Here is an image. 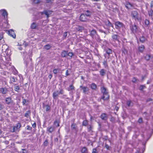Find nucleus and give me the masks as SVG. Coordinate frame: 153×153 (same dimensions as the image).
Returning <instances> with one entry per match:
<instances>
[{"instance_id": "16", "label": "nucleus", "mask_w": 153, "mask_h": 153, "mask_svg": "<svg viewBox=\"0 0 153 153\" xmlns=\"http://www.w3.org/2000/svg\"><path fill=\"white\" fill-rule=\"evenodd\" d=\"M5 101L7 104H9L11 102V99L10 97L7 98Z\"/></svg>"}, {"instance_id": "42", "label": "nucleus", "mask_w": 153, "mask_h": 153, "mask_svg": "<svg viewBox=\"0 0 153 153\" xmlns=\"http://www.w3.org/2000/svg\"><path fill=\"white\" fill-rule=\"evenodd\" d=\"M145 87V86L144 85H141L139 88V89L140 90H142Z\"/></svg>"}, {"instance_id": "24", "label": "nucleus", "mask_w": 153, "mask_h": 153, "mask_svg": "<svg viewBox=\"0 0 153 153\" xmlns=\"http://www.w3.org/2000/svg\"><path fill=\"white\" fill-rule=\"evenodd\" d=\"M68 52L66 51H63L61 55L62 57H65L67 55Z\"/></svg>"}, {"instance_id": "55", "label": "nucleus", "mask_w": 153, "mask_h": 153, "mask_svg": "<svg viewBox=\"0 0 153 153\" xmlns=\"http://www.w3.org/2000/svg\"><path fill=\"white\" fill-rule=\"evenodd\" d=\"M150 6L151 8L153 7V1L151 2Z\"/></svg>"}, {"instance_id": "20", "label": "nucleus", "mask_w": 153, "mask_h": 153, "mask_svg": "<svg viewBox=\"0 0 153 153\" xmlns=\"http://www.w3.org/2000/svg\"><path fill=\"white\" fill-rule=\"evenodd\" d=\"M54 130V127H51L47 129V130L50 133H51L53 132Z\"/></svg>"}, {"instance_id": "44", "label": "nucleus", "mask_w": 153, "mask_h": 153, "mask_svg": "<svg viewBox=\"0 0 153 153\" xmlns=\"http://www.w3.org/2000/svg\"><path fill=\"white\" fill-rule=\"evenodd\" d=\"M67 36V33L66 32H65L64 33L63 35V37L64 38H65Z\"/></svg>"}, {"instance_id": "3", "label": "nucleus", "mask_w": 153, "mask_h": 153, "mask_svg": "<svg viewBox=\"0 0 153 153\" xmlns=\"http://www.w3.org/2000/svg\"><path fill=\"white\" fill-rule=\"evenodd\" d=\"M90 35L93 38L96 39L98 38V36L97 34L96 31L94 30L91 31Z\"/></svg>"}, {"instance_id": "17", "label": "nucleus", "mask_w": 153, "mask_h": 153, "mask_svg": "<svg viewBox=\"0 0 153 153\" xmlns=\"http://www.w3.org/2000/svg\"><path fill=\"white\" fill-rule=\"evenodd\" d=\"M144 46L143 45H141L139 47V51L141 52H143L144 50Z\"/></svg>"}, {"instance_id": "26", "label": "nucleus", "mask_w": 153, "mask_h": 153, "mask_svg": "<svg viewBox=\"0 0 153 153\" xmlns=\"http://www.w3.org/2000/svg\"><path fill=\"white\" fill-rule=\"evenodd\" d=\"M36 25L35 23L34 22H33L31 25V28L32 29H34L36 28Z\"/></svg>"}, {"instance_id": "5", "label": "nucleus", "mask_w": 153, "mask_h": 153, "mask_svg": "<svg viewBox=\"0 0 153 153\" xmlns=\"http://www.w3.org/2000/svg\"><path fill=\"white\" fill-rule=\"evenodd\" d=\"M115 25L116 28L117 29L122 27L123 26V24L122 22L119 21L116 22Z\"/></svg>"}, {"instance_id": "64", "label": "nucleus", "mask_w": 153, "mask_h": 153, "mask_svg": "<svg viewBox=\"0 0 153 153\" xmlns=\"http://www.w3.org/2000/svg\"><path fill=\"white\" fill-rule=\"evenodd\" d=\"M115 109H116V110H117H117H118V107H116L115 108Z\"/></svg>"}, {"instance_id": "10", "label": "nucleus", "mask_w": 153, "mask_h": 153, "mask_svg": "<svg viewBox=\"0 0 153 153\" xmlns=\"http://www.w3.org/2000/svg\"><path fill=\"white\" fill-rule=\"evenodd\" d=\"M0 12H2V15L4 16L5 19H7V13L6 11L4 10H0Z\"/></svg>"}, {"instance_id": "8", "label": "nucleus", "mask_w": 153, "mask_h": 153, "mask_svg": "<svg viewBox=\"0 0 153 153\" xmlns=\"http://www.w3.org/2000/svg\"><path fill=\"white\" fill-rule=\"evenodd\" d=\"M80 20L82 22H86L88 19L84 14H82L80 17Z\"/></svg>"}, {"instance_id": "13", "label": "nucleus", "mask_w": 153, "mask_h": 153, "mask_svg": "<svg viewBox=\"0 0 153 153\" xmlns=\"http://www.w3.org/2000/svg\"><path fill=\"white\" fill-rule=\"evenodd\" d=\"M103 96L102 97V99L104 100H107L109 98V95L107 93L103 94Z\"/></svg>"}, {"instance_id": "45", "label": "nucleus", "mask_w": 153, "mask_h": 153, "mask_svg": "<svg viewBox=\"0 0 153 153\" xmlns=\"http://www.w3.org/2000/svg\"><path fill=\"white\" fill-rule=\"evenodd\" d=\"M53 1V0H46L47 3H51Z\"/></svg>"}, {"instance_id": "59", "label": "nucleus", "mask_w": 153, "mask_h": 153, "mask_svg": "<svg viewBox=\"0 0 153 153\" xmlns=\"http://www.w3.org/2000/svg\"><path fill=\"white\" fill-rule=\"evenodd\" d=\"M36 123H34L33 125H32V126L33 127V128H35L36 127Z\"/></svg>"}, {"instance_id": "52", "label": "nucleus", "mask_w": 153, "mask_h": 153, "mask_svg": "<svg viewBox=\"0 0 153 153\" xmlns=\"http://www.w3.org/2000/svg\"><path fill=\"white\" fill-rule=\"evenodd\" d=\"M71 128H72L74 129L75 128V125L74 124H72L71 125Z\"/></svg>"}, {"instance_id": "34", "label": "nucleus", "mask_w": 153, "mask_h": 153, "mask_svg": "<svg viewBox=\"0 0 153 153\" xmlns=\"http://www.w3.org/2000/svg\"><path fill=\"white\" fill-rule=\"evenodd\" d=\"M88 124V122L87 120H84L82 123V125L84 126H86Z\"/></svg>"}, {"instance_id": "7", "label": "nucleus", "mask_w": 153, "mask_h": 153, "mask_svg": "<svg viewBox=\"0 0 153 153\" xmlns=\"http://www.w3.org/2000/svg\"><path fill=\"white\" fill-rule=\"evenodd\" d=\"M21 127V124L20 123H18L13 127V132H16V131H19V129Z\"/></svg>"}, {"instance_id": "53", "label": "nucleus", "mask_w": 153, "mask_h": 153, "mask_svg": "<svg viewBox=\"0 0 153 153\" xmlns=\"http://www.w3.org/2000/svg\"><path fill=\"white\" fill-rule=\"evenodd\" d=\"M138 122L140 123H141L142 122V119L141 118H140L138 120Z\"/></svg>"}, {"instance_id": "60", "label": "nucleus", "mask_w": 153, "mask_h": 153, "mask_svg": "<svg viewBox=\"0 0 153 153\" xmlns=\"http://www.w3.org/2000/svg\"><path fill=\"white\" fill-rule=\"evenodd\" d=\"M27 130H30L31 129V128L29 126H27Z\"/></svg>"}, {"instance_id": "38", "label": "nucleus", "mask_w": 153, "mask_h": 153, "mask_svg": "<svg viewBox=\"0 0 153 153\" xmlns=\"http://www.w3.org/2000/svg\"><path fill=\"white\" fill-rule=\"evenodd\" d=\"M15 90L16 91L18 92V91L19 90V86H16L14 87Z\"/></svg>"}, {"instance_id": "4", "label": "nucleus", "mask_w": 153, "mask_h": 153, "mask_svg": "<svg viewBox=\"0 0 153 153\" xmlns=\"http://www.w3.org/2000/svg\"><path fill=\"white\" fill-rule=\"evenodd\" d=\"M52 13V11L49 10H45L43 12H42L41 13L42 15L44 14H45L47 16V17L48 18L49 16Z\"/></svg>"}, {"instance_id": "63", "label": "nucleus", "mask_w": 153, "mask_h": 153, "mask_svg": "<svg viewBox=\"0 0 153 153\" xmlns=\"http://www.w3.org/2000/svg\"><path fill=\"white\" fill-rule=\"evenodd\" d=\"M18 48L19 49V50H21L22 49V48L20 46L19 48Z\"/></svg>"}, {"instance_id": "62", "label": "nucleus", "mask_w": 153, "mask_h": 153, "mask_svg": "<svg viewBox=\"0 0 153 153\" xmlns=\"http://www.w3.org/2000/svg\"><path fill=\"white\" fill-rule=\"evenodd\" d=\"M2 132L1 131V130H0V137H1V136H2Z\"/></svg>"}, {"instance_id": "22", "label": "nucleus", "mask_w": 153, "mask_h": 153, "mask_svg": "<svg viewBox=\"0 0 153 153\" xmlns=\"http://www.w3.org/2000/svg\"><path fill=\"white\" fill-rule=\"evenodd\" d=\"M81 152L82 153H87V150L86 148L85 147L83 148L81 150Z\"/></svg>"}, {"instance_id": "36", "label": "nucleus", "mask_w": 153, "mask_h": 153, "mask_svg": "<svg viewBox=\"0 0 153 153\" xmlns=\"http://www.w3.org/2000/svg\"><path fill=\"white\" fill-rule=\"evenodd\" d=\"M16 80V79L14 77H12L10 78V80L13 82H15Z\"/></svg>"}, {"instance_id": "40", "label": "nucleus", "mask_w": 153, "mask_h": 153, "mask_svg": "<svg viewBox=\"0 0 153 153\" xmlns=\"http://www.w3.org/2000/svg\"><path fill=\"white\" fill-rule=\"evenodd\" d=\"M22 150L21 153H28V152L25 149H22Z\"/></svg>"}, {"instance_id": "27", "label": "nucleus", "mask_w": 153, "mask_h": 153, "mask_svg": "<svg viewBox=\"0 0 153 153\" xmlns=\"http://www.w3.org/2000/svg\"><path fill=\"white\" fill-rule=\"evenodd\" d=\"M146 40V38L145 37L143 36H142L140 38V42H143Z\"/></svg>"}, {"instance_id": "33", "label": "nucleus", "mask_w": 153, "mask_h": 153, "mask_svg": "<svg viewBox=\"0 0 153 153\" xmlns=\"http://www.w3.org/2000/svg\"><path fill=\"white\" fill-rule=\"evenodd\" d=\"M145 24L147 26H148L149 23V21L147 19H145L144 21Z\"/></svg>"}, {"instance_id": "56", "label": "nucleus", "mask_w": 153, "mask_h": 153, "mask_svg": "<svg viewBox=\"0 0 153 153\" xmlns=\"http://www.w3.org/2000/svg\"><path fill=\"white\" fill-rule=\"evenodd\" d=\"M4 108V105H0V110H2Z\"/></svg>"}, {"instance_id": "19", "label": "nucleus", "mask_w": 153, "mask_h": 153, "mask_svg": "<svg viewBox=\"0 0 153 153\" xmlns=\"http://www.w3.org/2000/svg\"><path fill=\"white\" fill-rule=\"evenodd\" d=\"M74 87L73 85H71L69 86L68 88V91H71L73 90L74 89Z\"/></svg>"}, {"instance_id": "28", "label": "nucleus", "mask_w": 153, "mask_h": 153, "mask_svg": "<svg viewBox=\"0 0 153 153\" xmlns=\"http://www.w3.org/2000/svg\"><path fill=\"white\" fill-rule=\"evenodd\" d=\"M112 38L115 40H118V36L117 35H113Z\"/></svg>"}, {"instance_id": "2", "label": "nucleus", "mask_w": 153, "mask_h": 153, "mask_svg": "<svg viewBox=\"0 0 153 153\" xmlns=\"http://www.w3.org/2000/svg\"><path fill=\"white\" fill-rule=\"evenodd\" d=\"M24 55H25V57L24 58V59L25 60L26 64H27V63L29 62H31L32 59L31 58V56L30 55H28L26 53H24Z\"/></svg>"}, {"instance_id": "18", "label": "nucleus", "mask_w": 153, "mask_h": 153, "mask_svg": "<svg viewBox=\"0 0 153 153\" xmlns=\"http://www.w3.org/2000/svg\"><path fill=\"white\" fill-rule=\"evenodd\" d=\"M102 92L103 93V94L107 93L106 91V89L104 87H102L101 88Z\"/></svg>"}, {"instance_id": "47", "label": "nucleus", "mask_w": 153, "mask_h": 153, "mask_svg": "<svg viewBox=\"0 0 153 153\" xmlns=\"http://www.w3.org/2000/svg\"><path fill=\"white\" fill-rule=\"evenodd\" d=\"M92 153H97L96 149H93Z\"/></svg>"}, {"instance_id": "6", "label": "nucleus", "mask_w": 153, "mask_h": 153, "mask_svg": "<svg viewBox=\"0 0 153 153\" xmlns=\"http://www.w3.org/2000/svg\"><path fill=\"white\" fill-rule=\"evenodd\" d=\"M131 29L133 33H136L137 30V26L136 25H132L131 27Z\"/></svg>"}, {"instance_id": "21", "label": "nucleus", "mask_w": 153, "mask_h": 153, "mask_svg": "<svg viewBox=\"0 0 153 153\" xmlns=\"http://www.w3.org/2000/svg\"><path fill=\"white\" fill-rule=\"evenodd\" d=\"M44 108L46 111H49L50 109V107L48 105H46L44 106Z\"/></svg>"}, {"instance_id": "41", "label": "nucleus", "mask_w": 153, "mask_h": 153, "mask_svg": "<svg viewBox=\"0 0 153 153\" xmlns=\"http://www.w3.org/2000/svg\"><path fill=\"white\" fill-rule=\"evenodd\" d=\"M73 55V54L72 52H69L68 53L67 55H68L72 57Z\"/></svg>"}, {"instance_id": "37", "label": "nucleus", "mask_w": 153, "mask_h": 153, "mask_svg": "<svg viewBox=\"0 0 153 153\" xmlns=\"http://www.w3.org/2000/svg\"><path fill=\"white\" fill-rule=\"evenodd\" d=\"M106 53L108 54H110L112 52V51L111 50L108 49L106 51Z\"/></svg>"}, {"instance_id": "25", "label": "nucleus", "mask_w": 153, "mask_h": 153, "mask_svg": "<svg viewBox=\"0 0 153 153\" xmlns=\"http://www.w3.org/2000/svg\"><path fill=\"white\" fill-rule=\"evenodd\" d=\"M91 87L92 89L95 90L96 89L97 86L95 84L92 83L91 85Z\"/></svg>"}, {"instance_id": "1", "label": "nucleus", "mask_w": 153, "mask_h": 153, "mask_svg": "<svg viewBox=\"0 0 153 153\" xmlns=\"http://www.w3.org/2000/svg\"><path fill=\"white\" fill-rule=\"evenodd\" d=\"M131 16L132 18L136 21H140L141 20V18L137 11H132L131 13Z\"/></svg>"}, {"instance_id": "57", "label": "nucleus", "mask_w": 153, "mask_h": 153, "mask_svg": "<svg viewBox=\"0 0 153 153\" xmlns=\"http://www.w3.org/2000/svg\"><path fill=\"white\" fill-rule=\"evenodd\" d=\"M108 26H111L112 27H113V25H112V24H111V23L109 22H108Z\"/></svg>"}, {"instance_id": "29", "label": "nucleus", "mask_w": 153, "mask_h": 153, "mask_svg": "<svg viewBox=\"0 0 153 153\" xmlns=\"http://www.w3.org/2000/svg\"><path fill=\"white\" fill-rule=\"evenodd\" d=\"M57 96V93L56 92H54L53 93V98L55 99H56Z\"/></svg>"}, {"instance_id": "31", "label": "nucleus", "mask_w": 153, "mask_h": 153, "mask_svg": "<svg viewBox=\"0 0 153 153\" xmlns=\"http://www.w3.org/2000/svg\"><path fill=\"white\" fill-rule=\"evenodd\" d=\"M100 74L101 75L103 76L105 74V72L104 69H102L100 71Z\"/></svg>"}, {"instance_id": "54", "label": "nucleus", "mask_w": 153, "mask_h": 153, "mask_svg": "<svg viewBox=\"0 0 153 153\" xmlns=\"http://www.w3.org/2000/svg\"><path fill=\"white\" fill-rule=\"evenodd\" d=\"M136 81H137V79L135 78L134 77L133 78L132 80V81L133 82H135Z\"/></svg>"}, {"instance_id": "58", "label": "nucleus", "mask_w": 153, "mask_h": 153, "mask_svg": "<svg viewBox=\"0 0 153 153\" xmlns=\"http://www.w3.org/2000/svg\"><path fill=\"white\" fill-rule=\"evenodd\" d=\"M53 73H54V74H56L57 73V70L56 69H55V70H54L53 71Z\"/></svg>"}, {"instance_id": "11", "label": "nucleus", "mask_w": 153, "mask_h": 153, "mask_svg": "<svg viewBox=\"0 0 153 153\" xmlns=\"http://www.w3.org/2000/svg\"><path fill=\"white\" fill-rule=\"evenodd\" d=\"M8 33L9 35L11 36L13 38L16 37V35L14 33V31L12 30H10L8 31Z\"/></svg>"}, {"instance_id": "30", "label": "nucleus", "mask_w": 153, "mask_h": 153, "mask_svg": "<svg viewBox=\"0 0 153 153\" xmlns=\"http://www.w3.org/2000/svg\"><path fill=\"white\" fill-rule=\"evenodd\" d=\"M51 46L49 45H47L44 46V48L46 50H48L50 49Z\"/></svg>"}, {"instance_id": "46", "label": "nucleus", "mask_w": 153, "mask_h": 153, "mask_svg": "<svg viewBox=\"0 0 153 153\" xmlns=\"http://www.w3.org/2000/svg\"><path fill=\"white\" fill-rule=\"evenodd\" d=\"M27 102V101L25 99H23L22 101V104L23 105H24Z\"/></svg>"}, {"instance_id": "14", "label": "nucleus", "mask_w": 153, "mask_h": 153, "mask_svg": "<svg viewBox=\"0 0 153 153\" xmlns=\"http://www.w3.org/2000/svg\"><path fill=\"white\" fill-rule=\"evenodd\" d=\"M101 118L102 120H106L107 118V115L105 113H103L101 116Z\"/></svg>"}, {"instance_id": "48", "label": "nucleus", "mask_w": 153, "mask_h": 153, "mask_svg": "<svg viewBox=\"0 0 153 153\" xmlns=\"http://www.w3.org/2000/svg\"><path fill=\"white\" fill-rule=\"evenodd\" d=\"M131 102L130 101H127L126 103L127 105L128 106H129L130 105Z\"/></svg>"}, {"instance_id": "35", "label": "nucleus", "mask_w": 153, "mask_h": 153, "mask_svg": "<svg viewBox=\"0 0 153 153\" xmlns=\"http://www.w3.org/2000/svg\"><path fill=\"white\" fill-rule=\"evenodd\" d=\"M33 1L35 4H38L41 1V0H33Z\"/></svg>"}, {"instance_id": "50", "label": "nucleus", "mask_w": 153, "mask_h": 153, "mask_svg": "<svg viewBox=\"0 0 153 153\" xmlns=\"http://www.w3.org/2000/svg\"><path fill=\"white\" fill-rule=\"evenodd\" d=\"M88 131H90L92 129V127L90 125L88 127Z\"/></svg>"}, {"instance_id": "61", "label": "nucleus", "mask_w": 153, "mask_h": 153, "mask_svg": "<svg viewBox=\"0 0 153 153\" xmlns=\"http://www.w3.org/2000/svg\"><path fill=\"white\" fill-rule=\"evenodd\" d=\"M140 149H139V150H137V151L136 152V153H141L140 152Z\"/></svg>"}, {"instance_id": "39", "label": "nucleus", "mask_w": 153, "mask_h": 153, "mask_svg": "<svg viewBox=\"0 0 153 153\" xmlns=\"http://www.w3.org/2000/svg\"><path fill=\"white\" fill-rule=\"evenodd\" d=\"M145 59L146 60H149L150 58V56L149 55H147L145 56Z\"/></svg>"}, {"instance_id": "9", "label": "nucleus", "mask_w": 153, "mask_h": 153, "mask_svg": "<svg viewBox=\"0 0 153 153\" xmlns=\"http://www.w3.org/2000/svg\"><path fill=\"white\" fill-rule=\"evenodd\" d=\"M80 88H81V89L82 90L84 94H86L89 91V89L87 87L80 86Z\"/></svg>"}, {"instance_id": "51", "label": "nucleus", "mask_w": 153, "mask_h": 153, "mask_svg": "<svg viewBox=\"0 0 153 153\" xmlns=\"http://www.w3.org/2000/svg\"><path fill=\"white\" fill-rule=\"evenodd\" d=\"M48 143V142L47 140H46L44 142V145L45 146H46L47 145Z\"/></svg>"}, {"instance_id": "23", "label": "nucleus", "mask_w": 153, "mask_h": 153, "mask_svg": "<svg viewBox=\"0 0 153 153\" xmlns=\"http://www.w3.org/2000/svg\"><path fill=\"white\" fill-rule=\"evenodd\" d=\"M153 14V10L151 9L148 11V14L149 16L152 17Z\"/></svg>"}, {"instance_id": "15", "label": "nucleus", "mask_w": 153, "mask_h": 153, "mask_svg": "<svg viewBox=\"0 0 153 153\" xmlns=\"http://www.w3.org/2000/svg\"><path fill=\"white\" fill-rule=\"evenodd\" d=\"M30 113L31 112L30 110L27 111L25 114V117L28 118L30 116Z\"/></svg>"}, {"instance_id": "32", "label": "nucleus", "mask_w": 153, "mask_h": 153, "mask_svg": "<svg viewBox=\"0 0 153 153\" xmlns=\"http://www.w3.org/2000/svg\"><path fill=\"white\" fill-rule=\"evenodd\" d=\"M91 12L88 10H87L85 13V15L87 16H89L91 15Z\"/></svg>"}, {"instance_id": "49", "label": "nucleus", "mask_w": 153, "mask_h": 153, "mask_svg": "<svg viewBox=\"0 0 153 153\" xmlns=\"http://www.w3.org/2000/svg\"><path fill=\"white\" fill-rule=\"evenodd\" d=\"M105 147L107 149H110V147L109 146L107 145V144H105Z\"/></svg>"}, {"instance_id": "12", "label": "nucleus", "mask_w": 153, "mask_h": 153, "mask_svg": "<svg viewBox=\"0 0 153 153\" xmlns=\"http://www.w3.org/2000/svg\"><path fill=\"white\" fill-rule=\"evenodd\" d=\"M0 91L2 94H5L7 92V90L6 88H0Z\"/></svg>"}, {"instance_id": "43", "label": "nucleus", "mask_w": 153, "mask_h": 153, "mask_svg": "<svg viewBox=\"0 0 153 153\" xmlns=\"http://www.w3.org/2000/svg\"><path fill=\"white\" fill-rule=\"evenodd\" d=\"M3 36L2 33H1L0 34V40H1L3 39Z\"/></svg>"}]
</instances>
